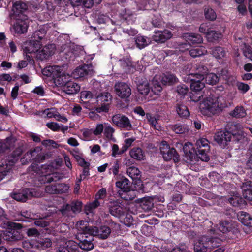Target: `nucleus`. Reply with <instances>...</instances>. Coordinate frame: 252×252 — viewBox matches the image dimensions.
I'll use <instances>...</instances> for the list:
<instances>
[{
    "label": "nucleus",
    "mask_w": 252,
    "mask_h": 252,
    "mask_svg": "<svg viewBox=\"0 0 252 252\" xmlns=\"http://www.w3.org/2000/svg\"><path fill=\"white\" fill-rule=\"evenodd\" d=\"M227 104L221 96L210 95L200 103L199 109L204 115L210 116L221 112Z\"/></svg>",
    "instance_id": "f257e3e1"
},
{
    "label": "nucleus",
    "mask_w": 252,
    "mask_h": 252,
    "mask_svg": "<svg viewBox=\"0 0 252 252\" xmlns=\"http://www.w3.org/2000/svg\"><path fill=\"white\" fill-rule=\"evenodd\" d=\"M23 152L22 146H20L16 148L11 154L8 157L5 164L0 166V181H1L5 176L9 175L12 171V167L18 159V157Z\"/></svg>",
    "instance_id": "f03ea898"
},
{
    "label": "nucleus",
    "mask_w": 252,
    "mask_h": 252,
    "mask_svg": "<svg viewBox=\"0 0 252 252\" xmlns=\"http://www.w3.org/2000/svg\"><path fill=\"white\" fill-rule=\"evenodd\" d=\"M8 228L6 231V240L10 241H18L23 238L22 234L19 231L23 226L20 223L13 222H7Z\"/></svg>",
    "instance_id": "7ed1b4c3"
},
{
    "label": "nucleus",
    "mask_w": 252,
    "mask_h": 252,
    "mask_svg": "<svg viewBox=\"0 0 252 252\" xmlns=\"http://www.w3.org/2000/svg\"><path fill=\"white\" fill-rule=\"evenodd\" d=\"M160 150L164 160L168 161L173 158L175 162L179 161V156L176 150L173 148H171L166 141L160 144Z\"/></svg>",
    "instance_id": "20e7f679"
},
{
    "label": "nucleus",
    "mask_w": 252,
    "mask_h": 252,
    "mask_svg": "<svg viewBox=\"0 0 252 252\" xmlns=\"http://www.w3.org/2000/svg\"><path fill=\"white\" fill-rule=\"evenodd\" d=\"M95 73L92 64H84L76 68L72 72L71 75L75 79H79L87 76H91Z\"/></svg>",
    "instance_id": "39448f33"
},
{
    "label": "nucleus",
    "mask_w": 252,
    "mask_h": 252,
    "mask_svg": "<svg viewBox=\"0 0 252 252\" xmlns=\"http://www.w3.org/2000/svg\"><path fill=\"white\" fill-rule=\"evenodd\" d=\"M112 95L108 92H103L98 95L96 100L100 107L96 109L97 112H108L109 110V104L112 100Z\"/></svg>",
    "instance_id": "423d86ee"
},
{
    "label": "nucleus",
    "mask_w": 252,
    "mask_h": 252,
    "mask_svg": "<svg viewBox=\"0 0 252 252\" xmlns=\"http://www.w3.org/2000/svg\"><path fill=\"white\" fill-rule=\"evenodd\" d=\"M218 229L223 233L228 232L232 233L234 236L237 237L239 231L237 224L230 220H225L220 222Z\"/></svg>",
    "instance_id": "0eeeda50"
},
{
    "label": "nucleus",
    "mask_w": 252,
    "mask_h": 252,
    "mask_svg": "<svg viewBox=\"0 0 252 252\" xmlns=\"http://www.w3.org/2000/svg\"><path fill=\"white\" fill-rule=\"evenodd\" d=\"M112 121L113 124L120 128H125L128 130L132 129L130 120L124 115L115 114L112 117Z\"/></svg>",
    "instance_id": "6e6552de"
},
{
    "label": "nucleus",
    "mask_w": 252,
    "mask_h": 252,
    "mask_svg": "<svg viewBox=\"0 0 252 252\" xmlns=\"http://www.w3.org/2000/svg\"><path fill=\"white\" fill-rule=\"evenodd\" d=\"M114 89L116 94L121 98H127L131 94V88L125 82L116 83Z\"/></svg>",
    "instance_id": "1a4fd4ad"
},
{
    "label": "nucleus",
    "mask_w": 252,
    "mask_h": 252,
    "mask_svg": "<svg viewBox=\"0 0 252 252\" xmlns=\"http://www.w3.org/2000/svg\"><path fill=\"white\" fill-rule=\"evenodd\" d=\"M51 71L52 72L51 74H50V75L53 74V77H54V79L50 81V83H54L55 84V86L62 87L63 88L64 86L70 79V75L69 74L63 73L55 77L53 74V67L48 66V73Z\"/></svg>",
    "instance_id": "9d476101"
},
{
    "label": "nucleus",
    "mask_w": 252,
    "mask_h": 252,
    "mask_svg": "<svg viewBox=\"0 0 252 252\" xmlns=\"http://www.w3.org/2000/svg\"><path fill=\"white\" fill-rule=\"evenodd\" d=\"M214 139L218 144L224 147L227 144V142L231 141L232 134L229 131H218L215 134Z\"/></svg>",
    "instance_id": "9b49d317"
},
{
    "label": "nucleus",
    "mask_w": 252,
    "mask_h": 252,
    "mask_svg": "<svg viewBox=\"0 0 252 252\" xmlns=\"http://www.w3.org/2000/svg\"><path fill=\"white\" fill-rule=\"evenodd\" d=\"M208 69L206 67L200 64H196L192 67L191 72L186 71V73L188 74L189 77L190 76L195 77L199 79H203Z\"/></svg>",
    "instance_id": "f8f14e48"
},
{
    "label": "nucleus",
    "mask_w": 252,
    "mask_h": 252,
    "mask_svg": "<svg viewBox=\"0 0 252 252\" xmlns=\"http://www.w3.org/2000/svg\"><path fill=\"white\" fill-rule=\"evenodd\" d=\"M111 231L110 228L106 226H102L99 229L96 227H92L90 235L91 238L92 236H96L99 238L105 239L109 236Z\"/></svg>",
    "instance_id": "ddd939ff"
},
{
    "label": "nucleus",
    "mask_w": 252,
    "mask_h": 252,
    "mask_svg": "<svg viewBox=\"0 0 252 252\" xmlns=\"http://www.w3.org/2000/svg\"><path fill=\"white\" fill-rule=\"evenodd\" d=\"M172 36V33L168 30L157 31L154 32L153 39L156 42L163 43L171 38Z\"/></svg>",
    "instance_id": "4468645a"
},
{
    "label": "nucleus",
    "mask_w": 252,
    "mask_h": 252,
    "mask_svg": "<svg viewBox=\"0 0 252 252\" xmlns=\"http://www.w3.org/2000/svg\"><path fill=\"white\" fill-rule=\"evenodd\" d=\"M183 151L187 158L186 161L188 163L193 162L195 159V151L192 144L190 142H187L183 146Z\"/></svg>",
    "instance_id": "2eb2a0df"
},
{
    "label": "nucleus",
    "mask_w": 252,
    "mask_h": 252,
    "mask_svg": "<svg viewBox=\"0 0 252 252\" xmlns=\"http://www.w3.org/2000/svg\"><path fill=\"white\" fill-rule=\"evenodd\" d=\"M25 45L24 52L30 54L38 52L40 47L42 46V44L39 43V41H36L33 38L26 42Z\"/></svg>",
    "instance_id": "dca6fc26"
},
{
    "label": "nucleus",
    "mask_w": 252,
    "mask_h": 252,
    "mask_svg": "<svg viewBox=\"0 0 252 252\" xmlns=\"http://www.w3.org/2000/svg\"><path fill=\"white\" fill-rule=\"evenodd\" d=\"M76 227L79 232L80 237L83 238L84 236L87 238V234L90 235L92 226H89L87 221L80 220L78 221L76 224Z\"/></svg>",
    "instance_id": "f3484780"
},
{
    "label": "nucleus",
    "mask_w": 252,
    "mask_h": 252,
    "mask_svg": "<svg viewBox=\"0 0 252 252\" xmlns=\"http://www.w3.org/2000/svg\"><path fill=\"white\" fill-rule=\"evenodd\" d=\"M31 169L36 172L37 173L40 175L41 177L39 179V181L43 183H45L46 182V177L47 173V165H42L39 166L36 164H32L31 166Z\"/></svg>",
    "instance_id": "a211bd4d"
},
{
    "label": "nucleus",
    "mask_w": 252,
    "mask_h": 252,
    "mask_svg": "<svg viewBox=\"0 0 252 252\" xmlns=\"http://www.w3.org/2000/svg\"><path fill=\"white\" fill-rule=\"evenodd\" d=\"M46 33V30L45 29H40L33 33L32 38H33L36 41H39V43L42 44V46L46 47L47 41Z\"/></svg>",
    "instance_id": "6ab92c4d"
},
{
    "label": "nucleus",
    "mask_w": 252,
    "mask_h": 252,
    "mask_svg": "<svg viewBox=\"0 0 252 252\" xmlns=\"http://www.w3.org/2000/svg\"><path fill=\"white\" fill-rule=\"evenodd\" d=\"M231 131L230 132L232 134V138L233 140L239 141L243 137V127L240 124H235L231 126Z\"/></svg>",
    "instance_id": "aec40b11"
},
{
    "label": "nucleus",
    "mask_w": 252,
    "mask_h": 252,
    "mask_svg": "<svg viewBox=\"0 0 252 252\" xmlns=\"http://www.w3.org/2000/svg\"><path fill=\"white\" fill-rule=\"evenodd\" d=\"M80 87L74 81H70V79L63 88V91L69 94H76L80 91Z\"/></svg>",
    "instance_id": "412c9836"
},
{
    "label": "nucleus",
    "mask_w": 252,
    "mask_h": 252,
    "mask_svg": "<svg viewBox=\"0 0 252 252\" xmlns=\"http://www.w3.org/2000/svg\"><path fill=\"white\" fill-rule=\"evenodd\" d=\"M31 194L29 189H25L18 193H11L10 196L18 201L25 202Z\"/></svg>",
    "instance_id": "4be33fe9"
},
{
    "label": "nucleus",
    "mask_w": 252,
    "mask_h": 252,
    "mask_svg": "<svg viewBox=\"0 0 252 252\" xmlns=\"http://www.w3.org/2000/svg\"><path fill=\"white\" fill-rule=\"evenodd\" d=\"M214 232L213 230H210V232ZM214 236H211V237H209L208 236H206L207 240L206 241L207 245H208V249H213L216 247H217L220 245L221 242L222 241L223 238L218 237L217 236V234L215 232H213Z\"/></svg>",
    "instance_id": "5701e85b"
},
{
    "label": "nucleus",
    "mask_w": 252,
    "mask_h": 252,
    "mask_svg": "<svg viewBox=\"0 0 252 252\" xmlns=\"http://www.w3.org/2000/svg\"><path fill=\"white\" fill-rule=\"evenodd\" d=\"M207 240L206 236L201 237L194 244V252H206L209 246L206 244Z\"/></svg>",
    "instance_id": "b1692460"
},
{
    "label": "nucleus",
    "mask_w": 252,
    "mask_h": 252,
    "mask_svg": "<svg viewBox=\"0 0 252 252\" xmlns=\"http://www.w3.org/2000/svg\"><path fill=\"white\" fill-rule=\"evenodd\" d=\"M27 10V6L25 3L21 1H17L13 5L12 11L13 12V13L10 14L9 16L11 18H12L14 14L18 15L20 13L24 12Z\"/></svg>",
    "instance_id": "393cba45"
},
{
    "label": "nucleus",
    "mask_w": 252,
    "mask_h": 252,
    "mask_svg": "<svg viewBox=\"0 0 252 252\" xmlns=\"http://www.w3.org/2000/svg\"><path fill=\"white\" fill-rule=\"evenodd\" d=\"M224 32V28L221 27L219 31L216 30H210L207 32V38L210 41H214L221 38L222 33Z\"/></svg>",
    "instance_id": "a878e982"
},
{
    "label": "nucleus",
    "mask_w": 252,
    "mask_h": 252,
    "mask_svg": "<svg viewBox=\"0 0 252 252\" xmlns=\"http://www.w3.org/2000/svg\"><path fill=\"white\" fill-rule=\"evenodd\" d=\"M244 197L250 199L249 195H252V182L245 180L241 186Z\"/></svg>",
    "instance_id": "bb28decb"
},
{
    "label": "nucleus",
    "mask_w": 252,
    "mask_h": 252,
    "mask_svg": "<svg viewBox=\"0 0 252 252\" xmlns=\"http://www.w3.org/2000/svg\"><path fill=\"white\" fill-rule=\"evenodd\" d=\"M130 157L137 160H142L145 159L143 150L139 147H134L129 151Z\"/></svg>",
    "instance_id": "cd10ccee"
},
{
    "label": "nucleus",
    "mask_w": 252,
    "mask_h": 252,
    "mask_svg": "<svg viewBox=\"0 0 252 252\" xmlns=\"http://www.w3.org/2000/svg\"><path fill=\"white\" fill-rule=\"evenodd\" d=\"M239 220L245 225L252 227V217L245 212H240L238 215Z\"/></svg>",
    "instance_id": "c85d7f7f"
},
{
    "label": "nucleus",
    "mask_w": 252,
    "mask_h": 252,
    "mask_svg": "<svg viewBox=\"0 0 252 252\" xmlns=\"http://www.w3.org/2000/svg\"><path fill=\"white\" fill-rule=\"evenodd\" d=\"M190 79L191 84L190 85V89L195 92H198L200 91L203 88H204V83L200 81L201 79L196 80L194 78H192V77L190 76L189 77Z\"/></svg>",
    "instance_id": "c756f323"
},
{
    "label": "nucleus",
    "mask_w": 252,
    "mask_h": 252,
    "mask_svg": "<svg viewBox=\"0 0 252 252\" xmlns=\"http://www.w3.org/2000/svg\"><path fill=\"white\" fill-rule=\"evenodd\" d=\"M184 37L189 43L196 44L202 42V38L199 34L194 33H186Z\"/></svg>",
    "instance_id": "7c9ffc66"
},
{
    "label": "nucleus",
    "mask_w": 252,
    "mask_h": 252,
    "mask_svg": "<svg viewBox=\"0 0 252 252\" xmlns=\"http://www.w3.org/2000/svg\"><path fill=\"white\" fill-rule=\"evenodd\" d=\"M54 118L56 120L66 123L67 119L65 117L61 116L55 108H48V118Z\"/></svg>",
    "instance_id": "2f4dec72"
},
{
    "label": "nucleus",
    "mask_w": 252,
    "mask_h": 252,
    "mask_svg": "<svg viewBox=\"0 0 252 252\" xmlns=\"http://www.w3.org/2000/svg\"><path fill=\"white\" fill-rule=\"evenodd\" d=\"M135 42L137 46L139 49H142L149 45L151 42V40L147 37L138 35L135 39Z\"/></svg>",
    "instance_id": "473e14b6"
},
{
    "label": "nucleus",
    "mask_w": 252,
    "mask_h": 252,
    "mask_svg": "<svg viewBox=\"0 0 252 252\" xmlns=\"http://www.w3.org/2000/svg\"><path fill=\"white\" fill-rule=\"evenodd\" d=\"M78 237L81 240L79 243L80 248L85 251H90L94 248V244L91 242L92 239H89V240L84 239L85 236L82 238V237L78 236Z\"/></svg>",
    "instance_id": "72a5a7b5"
},
{
    "label": "nucleus",
    "mask_w": 252,
    "mask_h": 252,
    "mask_svg": "<svg viewBox=\"0 0 252 252\" xmlns=\"http://www.w3.org/2000/svg\"><path fill=\"white\" fill-rule=\"evenodd\" d=\"M115 132L114 128L108 123H105L104 128V135L108 140L115 141V139L113 137V133Z\"/></svg>",
    "instance_id": "f704fd0d"
},
{
    "label": "nucleus",
    "mask_w": 252,
    "mask_h": 252,
    "mask_svg": "<svg viewBox=\"0 0 252 252\" xmlns=\"http://www.w3.org/2000/svg\"><path fill=\"white\" fill-rule=\"evenodd\" d=\"M207 53V50L203 46L194 47L189 50V54L193 58L200 57Z\"/></svg>",
    "instance_id": "c9c22d12"
},
{
    "label": "nucleus",
    "mask_w": 252,
    "mask_h": 252,
    "mask_svg": "<svg viewBox=\"0 0 252 252\" xmlns=\"http://www.w3.org/2000/svg\"><path fill=\"white\" fill-rule=\"evenodd\" d=\"M27 24L22 21H19L14 24L13 29L15 32L22 34L27 31Z\"/></svg>",
    "instance_id": "e433bc0d"
},
{
    "label": "nucleus",
    "mask_w": 252,
    "mask_h": 252,
    "mask_svg": "<svg viewBox=\"0 0 252 252\" xmlns=\"http://www.w3.org/2000/svg\"><path fill=\"white\" fill-rule=\"evenodd\" d=\"M226 51L221 47H215L212 50V54L216 59H220L226 55Z\"/></svg>",
    "instance_id": "4c0bfd02"
},
{
    "label": "nucleus",
    "mask_w": 252,
    "mask_h": 252,
    "mask_svg": "<svg viewBox=\"0 0 252 252\" xmlns=\"http://www.w3.org/2000/svg\"><path fill=\"white\" fill-rule=\"evenodd\" d=\"M117 187L122 189L124 191H128L130 189L129 181L126 178H124L116 183Z\"/></svg>",
    "instance_id": "58836bf2"
},
{
    "label": "nucleus",
    "mask_w": 252,
    "mask_h": 252,
    "mask_svg": "<svg viewBox=\"0 0 252 252\" xmlns=\"http://www.w3.org/2000/svg\"><path fill=\"white\" fill-rule=\"evenodd\" d=\"M161 81L163 84L168 85L176 82V78L173 74L167 73L162 75Z\"/></svg>",
    "instance_id": "ea45409f"
},
{
    "label": "nucleus",
    "mask_w": 252,
    "mask_h": 252,
    "mask_svg": "<svg viewBox=\"0 0 252 252\" xmlns=\"http://www.w3.org/2000/svg\"><path fill=\"white\" fill-rule=\"evenodd\" d=\"M127 174L132 179H136L139 178L140 171L138 168L135 166H131L127 169Z\"/></svg>",
    "instance_id": "a19ab883"
},
{
    "label": "nucleus",
    "mask_w": 252,
    "mask_h": 252,
    "mask_svg": "<svg viewBox=\"0 0 252 252\" xmlns=\"http://www.w3.org/2000/svg\"><path fill=\"white\" fill-rule=\"evenodd\" d=\"M229 203L235 207H241L244 204V200L238 195H234L228 200Z\"/></svg>",
    "instance_id": "79ce46f5"
},
{
    "label": "nucleus",
    "mask_w": 252,
    "mask_h": 252,
    "mask_svg": "<svg viewBox=\"0 0 252 252\" xmlns=\"http://www.w3.org/2000/svg\"><path fill=\"white\" fill-rule=\"evenodd\" d=\"M230 115L236 118H243L246 116V112L243 107L237 106L230 113Z\"/></svg>",
    "instance_id": "37998d69"
},
{
    "label": "nucleus",
    "mask_w": 252,
    "mask_h": 252,
    "mask_svg": "<svg viewBox=\"0 0 252 252\" xmlns=\"http://www.w3.org/2000/svg\"><path fill=\"white\" fill-rule=\"evenodd\" d=\"M177 112L179 116L183 117H188L189 115L188 108L183 104H178L177 105Z\"/></svg>",
    "instance_id": "c03bdc74"
},
{
    "label": "nucleus",
    "mask_w": 252,
    "mask_h": 252,
    "mask_svg": "<svg viewBox=\"0 0 252 252\" xmlns=\"http://www.w3.org/2000/svg\"><path fill=\"white\" fill-rule=\"evenodd\" d=\"M137 89L139 93L144 95H147L150 91V87L147 81H143L137 86Z\"/></svg>",
    "instance_id": "a18cd8bd"
},
{
    "label": "nucleus",
    "mask_w": 252,
    "mask_h": 252,
    "mask_svg": "<svg viewBox=\"0 0 252 252\" xmlns=\"http://www.w3.org/2000/svg\"><path fill=\"white\" fill-rule=\"evenodd\" d=\"M146 118L149 124L155 129L160 130V126L158 125L156 119L151 114H146Z\"/></svg>",
    "instance_id": "49530a36"
},
{
    "label": "nucleus",
    "mask_w": 252,
    "mask_h": 252,
    "mask_svg": "<svg viewBox=\"0 0 252 252\" xmlns=\"http://www.w3.org/2000/svg\"><path fill=\"white\" fill-rule=\"evenodd\" d=\"M205 81L210 85L216 84L219 81L218 77L215 73H207L205 75Z\"/></svg>",
    "instance_id": "de8ad7c7"
},
{
    "label": "nucleus",
    "mask_w": 252,
    "mask_h": 252,
    "mask_svg": "<svg viewBox=\"0 0 252 252\" xmlns=\"http://www.w3.org/2000/svg\"><path fill=\"white\" fill-rule=\"evenodd\" d=\"M209 151L206 150V149L198 150L196 152L195 157L197 156L201 160L208 161L209 160V157L207 155V152Z\"/></svg>",
    "instance_id": "09e8293b"
},
{
    "label": "nucleus",
    "mask_w": 252,
    "mask_h": 252,
    "mask_svg": "<svg viewBox=\"0 0 252 252\" xmlns=\"http://www.w3.org/2000/svg\"><path fill=\"white\" fill-rule=\"evenodd\" d=\"M208 141L205 138H202L197 141L196 146L198 150L206 149V150H210Z\"/></svg>",
    "instance_id": "8fccbe9b"
},
{
    "label": "nucleus",
    "mask_w": 252,
    "mask_h": 252,
    "mask_svg": "<svg viewBox=\"0 0 252 252\" xmlns=\"http://www.w3.org/2000/svg\"><path fill=\"white\" fill-rule=\"evenodd\" d=\"M100 204V203L98 200L95 199L93 202L87 203L85 207V210L87 212V213H92Z\"/></svg>",
    "instance_id": "3c124183"
},
{
    "label": "nucleus",
    "mask_w": 252,
    "mask_h": 252,
    "mask_svg": "<svg viewBox=\"0 0 252 252\" xmlns=\"http://www.w3.org/2000/svg\"><path fill=\"white\" fill-rule=\"evenodd\" d=\"M93 97L92 92L89 91H83L80 93L81 100L85 102L90 101Z\"/></svg>",
    "instance_id": "603ef678"
},
{
    "label": "nucleus",
    "mask_w": 252,
    "mask_h": 252,
    "mask_svg": "<svg viewBox=\"0 0 252 252\" xmlns=\"http://www.w3.org/2000/svg\"><path fill=\"white\" fill-rule=\"evenodd\" d=\"M157 78L158 77H155L152 81V90L156 94H158L162 90L159 82L157 80Z\"/></svg>",
    "instance_id": "864d4df0"
},
{
    "label": "nucleus",
    "mask_w": 252,
    "mask_h": 252,
    "mask_svg": "<svg viewBox=\"0 0 252 252\" xmlns=\"http://www.w3.org/2000/svg\"><path fill=\"white\" fill-rule=\"evenodd\" d=\"M172 130L176 133L183 134L188 131V129L181 124H176L172 126Z\"/></svg>",
    "instance_id": "5fc2aeb1"
},
{
    "label": "nucleus",
    "mask_w": 252,
    "mask_h": 252,
    "mask_svg": "<svg viewBox=\"0 0 252 252\" xmlns=\"http://www.w3.org/2000/svg\"><path fill=\"white\" fill-rule=\"evenodd\" d=\"M142 208L145 211L151 210L153 206V203L149 199H144L140 204Z\"/></svg>",
    "instance_id": "6e6d98bb"
},
{
    "label": "nucleus",
    "mask_w": 252,
    "mask_h": 252,
    "mask_svg": "<svg viewBox=\"0 0 252 252\" xmlns=\"http://www.w3.org/2000/svg\"><path fill=\"white\" fill-rule=\"evenodd\" d=\"M63 160L61 158H57L48 165V169H49V167L54 169H57L61 166Z\"/></svg>",
    "instance_id": "4d7b16f0"
},
{
    "label": "nucleus",
    "mask_w": 252,
    "mask_h": 252,
    "mask_svg": "<svg viewBox=\"0 0 252 252\" xmlns=\"http://www.w3.org/2000/svg\"><path fill=\"white\" fill-rule=\"evenodd\" d=\"M43 47V49L38 52L36 55L37 59L41 61L46 60L47 59V46H46V47H44V46Z\"/></svg>",
    "instance_id": "13d9d810"
},
{
    "label": "nucleus",
    "mask_w": 252,
    "mask_h": 252,
    "mask_svg": "<svg viewBox=\"0 0 252 252\" xmlns=\"http://www.w3.org/2000/svg\"><path fill=\"white\" fill-rule=\"evenodd\" d=\"M72 243V241H68L64 245L60 246L59 248L58 252H73V249L68 248L69 246H71Z\"/></svg>",
    "instance_id": "bf43d9fd"
},
{
    "label": "nucleus",
    "mask_w": 252,
    "mask_h": 252,
    "mask_svg": "<svg viewBox=\"0 0 252 252\" xmlns=\"http://www.w3.org/2000/svg\"><path fill=\"white\" fill-rule=\"evenodd\" d=\"M83 154H81V156L78 155L76 157L74 158L75 160L77 162L78 164L80 166H90V163L86 161L83 158Z\"/></svg>",
    "instance_id": "052dcab7"
},
{
    "label": "nucleus",
    "mask_w": 252,
    "mask_h": 252,
    "mask_svg": "<svg viewBox=\"0 0 252 252\" xmlns=\"http://www.w3.org/2000/svg\"><path fill=\"white\" fill-rule=\"evenodd\" d=\"M57 194L66 193L68 191L69 187L65 184H57Z\"/></svg>",
    "instance_id": "680f3d73"
},
{
    "label": "nucleus",
    "mask_w": 252,
    "mask_h": 252,
    "mask_svg": "<svg viewBox=\"0 0 252 252\" xmlns=\"http://www.w3.org/2000/svg\"><path fill=\"white\" fill-rule=\"evenodd\" d=\"M70 205V209H71V211L73 213H77L79 212L82 208V204L80 201H76L75 202L72 203Z\"/></svg>",
    "instance_id": "e2e57ef3"
},
{
    "label": "nucleus",
    "mask_w": 252,
    "mask_h": 252,
    "mask_svg": "<svg viewBox=\"0 0 252 252\" xmlns=\"http://www.w3.org/2000/svg\"><path fill=\"white\" fill-rule=\"evenodd\" d=\"M101 1V0H82L81 3L84 7L90 8L94 3L96 4H99Z\"/></svg>",
    "instance_id": "0e129e2a"
},
{
    "label": "nucleus",
    "mask_w": 252,
    "mask_h": 252,
    "mask_svg": "<svg viewBox=\"0 0 252 252\" xmlns=\"http://www.w3.org/2000/svg\"><path fill=\"white\" fill-rule=\"evenodd\" d=\"M205 17L211 20H214L216 18V15L212 9L207 8L205 10Z\"/></svg>",
    "instance_id": "69168bd1"
},
{
    "label": "nucleus",
    "mask_w": 252,
    "mask_h": 252,
    "mask_svg": "<svg viewBox=\"0 0 252 252\" xmlns=\"http://www.w3.org/2000/svg\"><path fill=\"white\" fill-rule=\"evenodd\" d=\"M104 127L105 123L104 124V125L102 124H97L94 130L93 129V134L96 136H98L101 134L103 131L104 130Z\"/></svg>",
    "instance_id": "338daca9"
},
{
    "label": "nucleus",
    "mask_w": 252,
    "mask_h": 252,
    "mask_svg": "<svg viewBox=\"0 0 252 252\" xmlns=\"http://www.w3.org/2000/svg\"><path fill=\"white\" fill-rule=\"evenodd\" d=\"M40 147H37L35 148L32 149L28 151L32 159H37L39 153L41 151Z\"/></svg>",
    "instance_id": "774afa93"
}]
</instances>
